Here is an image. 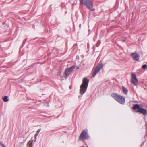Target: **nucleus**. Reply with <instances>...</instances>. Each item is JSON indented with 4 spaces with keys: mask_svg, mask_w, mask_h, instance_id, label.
<instances>
[{
    "mask_svg": "<svg viewBox=\"0 0 147 147\" xmlns=\"http://www.w3.org/2000/svg\"><path fill=\"white\" fill-rule=\"evenodd\" d=\"M89 82V80L85 78H84L83 82L80 86V93L82 95L86 92L87 88Z\"/></svg>",
    "mask_w": 147,
    "mask_h": 147,
    "instance_id": "nucleus-1",
    "label": "nucleus"
},
{
    "mask_svg": "<svg viewBox=\"0 0 147 147\" xmlns=\"http://www.w3.org/2000/svg\"><path fill=\"white\" fill-rule=\"evenodd\" d=\"M111 96L116 101L121 104H124L125 102V98L122 96L113 93L111 94Z\"/></svg>",
    "mask_w": 147,
    "mask_h": 147,
    "instance_id": "nucleus-2",
    "label": "nucleus"
},
{
    "mask_svg": "<svg viewBox=\"0 0 147 147\" xmlns=\"http://www.w3.org/2000/svg\"><path fill=\"white\" fill-rule=\"evenodd\" d=\"M89 136L88 134L87 129H84L80 135L78 139L80 140L83 139H87L89 138Z\"/></svg>",
    "mask_w": 147,
    "mask_h": 147,
    "instance_id": "nucleus-3",
    "label": "nucleus"
},
{
    "mask_svg": "<svg viewBox=\"0 0 147 147\" xmlns=\"http://www.w3.org/2000/svg\"><path fill=\"white\" fill-rule=\"evenodd\" d=\"M80 3L84 5L90 9L92 8L93 4L92 2L90 0H80Z\"/></svg>",
    "mask_w": 147,
    "mask_h": 147,
    "instance_id": "nucleus-4",
    "label": "nucleus"
},
{
    "mask_svg": "<svg viewBox=\"0 0 147 147\" xmlns=\"http://www.w3.org/2000/svg\"><path fill=\"white\" fill-rule=\"evenodd\" d=\"M103 64L102 63L98 65L95 69L93 73L92 76L93 77H94L98 73L101 69L103 67Z\"/></svg>",
    "mask_w": 147,
    "mask_h": 147,
    "instance_id": "nucleus-5",
    "label": "nucleus"
},
{
    "mask_svg": "<svg viewBox=\"0 0 147 147\" xmlns=\"http://www.w3.org/2000/svg\"><path fill=\"white\" fill-rule=\"evenodd\" d=\"M131 82L135 85H137L138 84V80L135 74H132Z\"/></svg>",
    "mask_w": 147,
    "mask_h": 147,
    "instance_id": "nucleus-6",
    "label": "nucleus"
},
{
    "mask_svg": "<svg viewBox=\"0 0 147 147\" xmlns=\"http://www.w3.org/2000/svg\"><path fill=\"white\" fill-rule=\"evenodd\" d=\"M74 70V67H71L69 68H67L65 70V74L66 76L65 78H67Z\"/></svg>",
    "mask_w": 147,
    "mask_h": 147,
    "instance_id": "nucleus-7",
    "label": "nucleus"
},
{
    "mask_svg": "<svg viewBox=\"0 0 147 147\" xmlns=\"http://www.w3.org/2000/svg\"><path fill=\"white\" fill-rule=\"evenodd\" d=\"M137 112H140L144 115H147V111L145 109L140 108L139 110L136 111Z\"/></svg>",
    "mask_w": 147,
    "mask_h": 147,
    "instance_id": "nucleus-8",
    "label": "nucleus"
},
{
    "mask_svg": "<svg viewBox=\"0 0 147 147\" xmlns=\"http://www.w3.org/2000/svg\"><path fill=\"white\" fill-rule=\"evenodd\" d=\"M131 55L134 60L136 61L138 60L140 56L138 54L136 53H132Z\"/></svg>",
    "mask_w": 147,
    "mask_h": 147,
    "instance_id": "nucleus-9",
    "label": "nucleus"
},
{
    "mask_svg": "<svg viewBox=\"0 0 147 147\" xmlns=\"http://www.w3.org/2000/svg\"><path fill=\"white\" fill-rule=\"evenodd\" d=\"M140 106L138 104H135L134 106L133 107V109L134 110H136L138 109V110L140 109Z\"/></svg>",
    "mask_w": 147,
    "mask_h": 147,
    "instance_id": "nucleus-10",
    "label": "nucleus"
},
{
    "mask_svg": "<svg viewBox=\"0 0 147 147\" xmlns=\"http://www.w3.org/2000/svg\"><path fill=\"white\" fill-rule=\"evenodd\" d=\"M122 89L123 92L125 94H127L128 92L127 89L124 86H123Z\"/></svg>",
    "mask_w": 147,
    "mask_h": 147,
    "instance_id": "nucleus-11",
    "label": "nucleus"
},
{
    "mask_svg": "<svg viewBox=\"0 0 147 147\" xmlns=\"http://www.w3.org/2000/svg\"><path fill=\"white\" fill-rule=\"evenodd\" d=\"M33 140H30L28 142V143L27 144V146H28V147H32V143L33 142Z\"/></svg>",
    "mask_w": 147,
    "mask_h": 147,
    "instance_id": "nucleus-12",
    "label": "nucleus"
},
{
    "mask_svg": "<svg viewBox=\"0 0 147 147\" xmlns=\"http://www.w3.org/2000/svg\"><path fill=\"white\" fill-rule=\"evenodd\" d=\"M3 101L5 102H7L8 101V97L7 96H5L3 99Z\"/></svg>",
    "mask_w": 147,
    "mask_h": 147,
    "instance_id": "nucleus-13",
    "label": "nucleus"
},
{
    "mask_svg": "<svg viewBox=\"0 0 147 147\" xmlns=\"http://www.w3.org/2000/svg\"><path fill=\"white\" fill-rule=\"evenodd\" d=\"M41 131V129H38L37 131V133H36V134L35 135V139H36V137L38 135L40 131Z\"/></svg>",
    "mask_w": 147,
    "mask_h": 147,
    "instance_id": "nucleus-14",
    "label": "nucleus"
},
{
    "mask_svg": "<svg viewBox=\"0 0 147 147\" xmlns=\"http://www.w3.org/2000/svg\"><path fill=\"white\" fill-rule=\"evenodd\" d=\"M71 67H74V69H79V67L78 66H73Z\"/></svg>",
    "mask_w": 147,
    "mask_h": 147,
    "instance_id": "nucleus-15",
    "label": "nucleus"
},
{
    "mask_svg": "<svg viewBox=\"0 0 147 147\" xmlns=\"http://www.w3.org/2000/svg\"><path fill=\"white\" fill-rule=\"evenodd\" d=\"M0 144L3 147H5V145L3 144L2 143H0Z\"/></svg>",
    "mask_w": 147,
    "mask_h": 147,
    "instance_id": "nucleus-16",
    "label": "nucleus"
},
{
    "mask_svg": "<svg viewBox=\"0 0 147 147\" xmlns=\"http://www.w3.org/2000/svg\"><path fill=\"white\" fill-rule=\"evenodd\" d=\"M26 39H25V40H24L23 42H26Z\"/></svg>",
    "mask_w": 147,
    "mask_h": 147,
    "instance_id": "nucleus-17",
    "label": "nucleus"
},
{
    "mask_svg": "<svg viewBox=\"0 0 147 147\" xmlns=\"http://www.w3.org/2000/svg\"><path fill=\"white\" fill-rule=\"evenodd\" d=\"M79 97H80V96H79V97H78L79 98Z\"/></svg>",
    "mask_w": 147,
    "mask_h": 147,
    "instance_id": "nucleus-18",
    "label": "nucleus"
}]
</instances>
